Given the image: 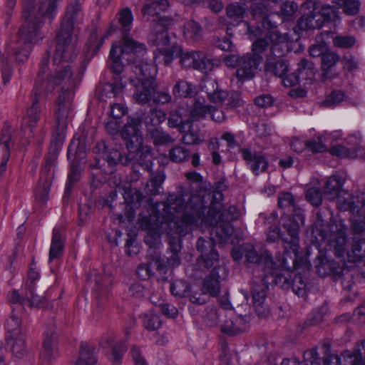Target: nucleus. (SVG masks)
<instances>
[{
  "label": "nucleus",
  "mask_w": 365,
  "mask_h": 365,
  "mask_svg": "<svg viewBox=\"0 0 365 365\" xmlns=\"http://www.w3.org/2000/svg\"><path fill=\"white\" fill-rule=\"evenodd\" d=\"M57 10V0H21V19L23 24L17 34L6 47L7 59H3L0 72L4 85L9 83L12 74L11 61L26 62L32 48L33 42L41 36L44 19H53Z\"/></svg>",
  "instance_id": "1"
},
{
  "label": "nucleus",
  "mask_w": 365,
  "mask_h": 365,
  "mask_svg": "<svg viewBox=\"0 0 365 365\" xmlns=\"http://www.w3.org/2000/svg\"><path fill=\"white\" fill-rule=\"evenodd\" d=\"M50 52L47 51L42 58L40 69L36 82L43 85L47 89V93L53 89V84L60 85L61 88L56 98V118H60L63 124L64 119H68L72 110V101L74 96L73 89L78 85L81 78L79 74H75L71 65L52 64L48 66Z\"/></svg>",
  "instance_id": "2"
},
{
  "label": "nucleus",
  "mask_w": 365,
  "mask_h": 365,
  "mask_svg": "<svg viewBox=\"0 0 365 365\" xmlns=\"http://www.w3.org/2000/svg\"><path fill=\"white\" fill-rule=\"evenodd\" d=\"M197 197L202 204V214L206 218L205 222L193 225V227L207 226L215 225L216 235L222 241L227 242L232 238L234 233V227L231 222L236 220L239 217V212L236 207L230 206L227 208H223L222 205L220 210H212V205H210L209 209L205 213L207 201L205 200V191H200L197 194H192L188 191H182L179 194H170L168 197V207L170 210L183 212L185 215V207L195 205L194 198Z\"/></svg>",
  "instance_id": "3"
},
{
  "label": "nucleus",
  "mask_w": 365,
  "mask_h": 365,
  "mask_svg": "<svg viewBox=\"0 0 365 365\" xmlns=\"http://www.w3.org/2000/svg\"><path fill=\"white\" fill-rule=\"evenodd\" d=\"M304 215L302 209H296L294 218H288L282 225L284 231H281L279 227L272 225L269 227L267 235V240L275 242L277 239H281L283 242L284 252L282 262L289 267V258L294 266L297 262L299 249V230L304 225Z\"/></svg>",
  "instance_id": "4"
},
{
  "label": "nucleus",
  "mask_w": 365,
  "mask_h": 365,
  "mask_svg": "<svg viewBox=\"0 0 365 365\" xmlns=\"http://www.w3.org/2000/svg\"><path fill=\"white\" fill-rule=\"evenodd\" d=\"M198 199H193L195 205L185 207V215H182L180 222H171L170 224L171 230L168 231V243L170 255L167 257V263L172 267L180 264L181 259L178 253L181 250L182 237L190 232L193 225L200 224L207 220L202 214L203 205Z\"/></svg>",
  "instance_id": "5"
},
{
  "label": "nucleus",
  "mask_w": 365,
  "mask_h": 365,
  "mask_svg": "<svg viewBox=\"0 0 365 365\" xmlns=\"http://www.w3.org/2000/svg\"><path fill=\"white\" fill-rule=\"evenodd\" d=\"M118 24L123 30V44H113L110 51V58L112 61L111 70L116 74H120L124 69L122 58L127 53H134L136 56H143L147 48L145 43L139 42L130 36L128 32L130 30L133 20V14L130 9H122L117 14Z\"/></svg>",
  "instance_id": "6"
},
{
  "label": "nucleus",
  "mask_w": 365,
  "mask_h": 365,
  "mask_svg": "<svg viewBox=\"0 0 365 365\" xmlns=\"http://www.w3.org/2000/svg\"><path fill=\"white\" fill-rule=\"evenodd\" d=\"M164 212L167 216L162 215L159 212L151 210L148 215H140L139 222L142 229L147 231L145 237V242L149 247L157 248L160 243V235L165 231L168 235L170 231V224L171 222H180L183 212L170 210L168 207V200L164 205Z\"/></svg>",
  "instance_id": "7"
},
{
  "label": "nucleus",
  "mask_w": 365,
  "mask_h": 365,
  "mask_svg": "<svg viewBox=\"0 0 365 365\" xmlns=\"http://www.w3.org/2000/svg\"><path fill=\"white\" fill-rule=\"evenodd\" d=\"M312 233L319 243L327 240L330 249H333L336 256L341 257L344 255L346 246V228L341 222L326 223L321 214L317 213Z\"/></svg>",
  "instance_id": "8"
},
{
  "label": "nucleus",
  "mask_w": 365,
  "mask_h": 365,
  "mask_svg": "<svg viewBox=\"0 0 365 365\" xmlns=\"http://www.w3.org/2000/svg\"><path fill=\"white\" fill-rule=\"evenodd\" d=\"M142 122L143 117L138 113L129 116L120 130V135L126 142L128 151L132 150L136 154L140 153L141 158L151 159V147L143 144V139L140 131Z\"/></svg>",
  "instance_id": "9"
},
{
  "label": "nucleus",
  "mask_w": 365,
  "mask_h": 365,
  "mask_svg": "<svg viewBox=\"0 0 365 365\" xmlns=\"http://www.w3.org/2000/svg\"><path fill=\"white\" fill-rule=\"evenodd\" d=\"M78 34L56 29V44L53 53V64H66L76 58Z\"/></svg>",
  "instance_id": "10"
},
{
  "label": "nucleus",
  "mask_w": 365,
  "mask_h": 365,
  "mask_svg": "<svg viewBox=\"0 0 365 365\" xmlns=\"http://www.w3.org/2000/svg\"><path fill=\"white\" fill-rule=\"evenodd\" d=\"M93 149L96 153L102 155V157L110 166L116 165L118 163L127 166L132 163V160H138L144 170H150L151 168H153L151 159L141 158L140 153L136 154L132 150L129 151L128 154L123 156L118 149L106 145L103 141L97 143Z\"/></svg>",
  "instance_id": "11"
},
{
  "label": "nucleus",
  "mask_w": 365,
  "mask_h": 365,
  "mask_svg": "<svg viewBox=\"0 0 365 365\" xmlns=\"http://www.w3.org/2000/svg\"><path fill=\"white\" fill-rule=\"evenodd\" d=\"M263 57L253 56L247 53L242 56L230 55L224 58L227 66L236 67L235 76L239 81L252 79L259 71Z\"/></svg>",
  "instance_id": "12"
},
{
  "label": "nucleus",
  "mask_w": 365,
  "mask_h": 365,
  "mask_svg": "<svg viewBox=\"0 0 365 365\" xmlns=\"http://www.w3.org/2000/svg\"><path fill=\"white\" fill-rule=\"evenodd\" d=\"M282 36L278 31H269L264 38H259L255 41L252 45L253 56L262 57V54L269 48L270 54L268 56L280 57L284 53L283 45L280 43Z\"/></svg>",
  "instance_id": "13"
},
{
  "label": "nucleus",
  "mask_w": 365,
  "mask_h": 365,
  "mask_svg": "<svg viewBox=\"0 0 365 365\" xmlns=\"http://www.w3.org/2000/svg\"><path fill=\"white\" fill-rule=\"evenodd\" d=\"M8 300L11 304V314L6 320L5 326L10 335L9 336H18L24 334L21 331V315L24 310V299L17 291H12L8 295Z\"/></svg>",
  "instance_id": "14"
},
{
  "label": "nucleus",
  "mask_w": 365,
  "mask_h": 365,
  "mask_svg": "<svg viewBox=\"0 0 365 365\" xmlns=\"http://www.w3.org/2000/svg\"><path fill=\"white\" fill-rule=\"evenodd\" d=\"M289 267H287L282 262V264H283V266L286 267V269H279L274 271L273 267L271 269H267L264 272H269V274H266L268 276L267 279L270 282V283H274V284L279 286L280 288L284 290H289L291 287L290 283L292 281V272L289 270V269H295L303 267L309 269L311 267V264L307 261V259H304L299 255L297 259V262L294 266L292 264L289 259Z\"/></svg>",
  "instance_id": "15"
},
{
  "label": "nucleus",
  "mask_w": 365,
  "mask_h": 365,
  "mask_svg": "<svg viewBox=\"0 0 365 365\" xmlns=\"http://www.w3.org/2000/svg\"><path fill=\"white\" fill-rule=\"evenodd\" d=\"M244 3H252L250 5V14L257 23L261 25L258 28L270 29L277 26L276 23L269 19V3L277 4L283 0H241Z\"/></svg>",
  "instance_id": "16"
},
{
  "label": "nucleus",
  "mask_w": 365,
  "mask_h": 365,
  "mask_svg": "<svg viewBox=\"0 0 365 365\" xmlns=\"http://www.w3.org/2000/svg\"><path fill=\"white\" fill-rule=\"evenodd\" d=\"M180 63L185 68L198 70L205 73L219 65L218 61L209 58L203 53L196 51L182 52Z\"/></svg>",
  "instance_id": "17"
},
{
  "label": "nucleus",
  "mask_w": 365,
  "mask_h": 365,
  "mask_svg": "<svg viewBox=\"0 0 365 365\" xmlns=\"http://www.w3.org/2000/svg\"><path fill=\"white\" fill-rule=\"evenodd\" d=\"M83 16L81 0H72L67 6L66 13L57 29L79 34L80 29L78 26L82 21Z\"/></svg>",
  "instance_id": "18"
},
{
  "label": "nucleus",
  "mask_w": 365,
  "mask_h": 365,
  "mask_svg": "<svg viewBox=\"0 0 365 365\" xmlns=\"http://www.w3.org/2000/svg\"><path fill=\"white\" fill-rule=\"evenodd\" d=\"M68 120L64 119L61 123L60 118H56V130L52 135L48 153L46 159V166L53 167L61 149L68 126Z\"/></svg>",
  "instance_id": "19"
},
{
  "label": "nucleus",
  "mask_w": 365,
  "mask_h": 365,
  "mask_svg": "<svg viewBox=\"0 0 365 365\" xmlns=\"http://www.w3.org/2000/svg\"><path fill=\"white\" fill-rule=\"evenodd\" d=\"M241 250L247 262L256 264L264 271L267 269H271L275 265L272 255L267 250L257 251L255 247L250 243L243 244Z\"/></svg>",
  "instance_id": "20"
},
{
  "label": "nucleus",
  "mask_w": 365,
  "mask_h": 365,
  "mask_svg": "<svg viewBox=\"0 0 365 365\" xmlns=\"http://www.w3.org/2000/svg\"><path fill=\"white\" fill-rule=\"evenodd\" d=\"M37 81L34 86V97L31 106L27 110V115L24 119L25 128H29L31 133L34 132V128L40 119V107L38 101L41 97L47 94V89H44L43 85H38Z\"/></svg>",
  "instance_id": "21"
},
{
  "label": "nucleus",
  "mask_w": 365,
  "mask_h": 365,
  "mask_svg": "<svg viewBox=\"0 0 365 365\" xmlns=\"http://www.w3.org/2000/svg\"><path fill=\"white\" fill-rule=\"evenodd\" d=\"M240 153L246 164L255 175L267 171L269 163L264 155L250 148H242Z\"/></svg>",
  "instance_id": "22"
},
{
  "label": "nucleus",
  "mask_w": 365,
  "mask_h": 365,
  "mask_svg": "<svg viewBox=\"0 0 365 365\" xmlns=\"http://www.w3.org/2000/svg\"><path fill=\"white\" fill-rule=\"evenodd\" d=\"M341 57L336 53L327 51L321 58V80L325 81L327 79L333 78L339 75L338 63Z\"/></svg>",
  "instance_id": "23"
},
{
  "label": "nucleus",
  "mask_w": 365,
  "mask_h": 365,
  "mask_svg": "<svg viewBox=\"0 0 365 365\" xmlns=\"http://www.w3.org/2000/svg\"><path fill=\"white\" fill-rule=\"evenodd\" d=\"M226 276V268L224 266H216L203 280V289L207 292L210 296H217L220 292V282Z\"/></svg>",
  "instance_id": "24"
},
{
  "label": "nucleus",
  "mask_w": 365,
  "mask_h": 365,
  "mask_svg": "<svg viewBox=\"0 0 365 365\" xmlns=\"http://www.w3.org/2000/svg\"><path fill=\"white\" fill-rule=\"evenodd\" d=\"M134 86L133 98L135 102L142 105L149 103L153 98L154 91H155V81L148 79L138 81Z\"/></svg>",
  "instance_id": "25"
},
{
  "label": "nucleus",
  "mask_w": 365,
  "mask_h": 365,
  "mask_svg": "<svg viewBox=\"0 0 365 365\" xmlns=\"http://www.w3.org/2000/svg\"><path fill=\"white\" fill-rule=\"evenodd\" d=\"M58 341L56 330L51 327L44 334V339L43 342L42 350L41 351V357L50 361L51 359L58 356Z\"/></svg>",
  "instance_id": "26"
},
{
  "label": "nucleus",
  "mask_w": 365,
  "mask_h": 365,
  "mask_svg": "<svg viewBox=\"0 0 365 365\" xmlns=\"http://www.w3.org/2000/svg\"><path fill=\"white\" fill-rule=\"evenodd\" d=\"M88 281L91 283H94L93 289L98 295L97 299L103 300L110 291L109 287L112 283L111 277L93 271L90 274Z\"/></svg>",
  "instance_id": "27"
},
{
  "label": "nucleus",
  "mask_w": 365,
  "mask_h": 365,
  "mask_svg": "<svg viewBox=\"0 0 365 365\" xmlns=\"http://www.w3.org/2000/svg\"><path fill=\"white\" fill-rule=\"evenodd\" d=\"M249 317L237 316L230 317L221 325L222 332L235 336L245 331L248 327Z\"/></svg>",
  "instance_id": "28"
},
{
  "label": "nucleus",
  "mask_w": 365,
  "mask_h": 365,
  "mask_svg": "<svg viewBox=\"0 0 365 365\" xmlns=\"http://www.w3.org/2000/svg\"><path fill=\"white\" fill-rule=\"evenodd\" d=\"M331 363L341 365V355H331L329 357L322 359L318 356L317 349H312L304 353L303 364H300V365H329Z\"/></svg>",
  "instance_id": "29"
},
{
  "label": "nucleus",
  "mask_w": 365,
  "mask_h": 365,
  "mask_svg": "<svg viewBox=\"0 0 365 365\" xmlns=\"http://www.w3.org/2000/svg\"><path fill=\"white\" fill-rule=\"evenodd\" d=\"M345 182L344 176L339 173H336L329 177L323 187L324 195L329 200H334L342 192V186Z\"/></svg>",
  "instance_id": "30"
},
{
  "label": "nucleus",
  "mask_w": 365,
  "mask_h": 365,
  "mask_svg": "<svg viewBox=\"0 0 365 365\" xmlns=\"http://www.w3.org/2000/svg\"><path fill=\"white\" fill-rule=\"evenodd\" d=\"M150 173V178L145 186V192L150 196L157 195L163 192L162 185L165 180V174L163 170H158L155 172L147 170Z\"/></svg>",
  "instance_id": "31"
},
{
  "label": "nucleus",
  "mask_w": 365,
  "mask_h": 365,
  "mask_svg": "<svg viewBox=\"0 0 365 365\" xmlns=\"http://www.w3.org/2000/svg\"><path fill=\"white\" fill-rule=\"evenodd\" d=\"M289 70V63L287 60L279 57L267 56L264 65V71L275 76L283 78Z\"/></svg>",
  "instance_id": "32"
},
{
  "label": "nucleus",
  "mask_w": 365,
  "mask_h": 365,
  "mask_svg": "<svg viewBox=\"0 0 365 365\" xmlns=\"http://www.w3.org/2000/svg\"><path fill=\"white\" fill-rule=\"evenodd\" d=\"M168 123L170 127L178 128L180 132H182L185 125L190 123L187 109L185 107L179 106L172 110Z\"/></svg>",
  "instance_id": "33"
},
{
  "label": "nucleus",
  "mask_w": 365,
  "mask_h": 365,
  "mask_svg": "<svg viewBox=\"0 0 365 365\" xmlns=\"http://www.w3.org/2000/svg\"><path fill=\"white\" fill-rule=\"evenodd\" d=\"M267 278L266 273L254 278L251 290L253 302L266 301L268 284H270Z\"/></svg>",
  "instance_id": "34"
},
{
  "label": "nucleus",
  "mask_w": 365,
  "mask_h": 365,
  "mask_svg": "<svg viewBox=\"0 0 365 365\" xmlns=\"http://www.w3.org/2000/svg\"><path fill=\"white\" fill-rule=\"evenodd\" d=\"M310 9H313L317 11L319 18L322 21V26L325 22L335 21L338 17L337 9L329 5H323L321 1L314 0L309 2Z\"/></svg>",
  "instance_id": "35"
},
{
  "label": "nucleus",
  "mask_w": 365,
  "mask_h": 365,
  "mask_svg": "<svg viewBox=\"0 0 365 365\" xmlns=\"http://www.w3.org/2000/svg\"><path fill=\"white\" fill-rule=\"evenodd\" d=\"M131 69L136 75L138 81H146L147 79L154 81L156 68L153 64L142 60H138L132 64Z\"/></svg>",
  "instance_id": "36"
},
{
  "label": "nucleus",
  "mask_w": 365,
  "mask_h": 365,
  "mask_svg": "<svg viewBox=\"0 0 365 365\" xmlns=\"http://www.w3.org/2000/svg\"><path fill=\"white\" fill-rule=\"evenodd\" d=\"M337 198V207L341 211H350L353 215L361 210V201L359 196L354 197L347 192L339 195Z\"/></svg>",
  "instance_id": "37"
},
{
  "label": "nucleus",
  "mask_w": 365,
  "mask_h": 365,
  "mask_svg": "<svg viewBox=\"0 0 365 365\" xmlns=\"http://www.w3.org/2000/svg\"><path fill=\"white\" fill-rule=\"evenodd\" d=\"M212 109V106L206 103L203 98H195L193 106L188 110V115L190 123L197 121L206 118Z\"/></svg>",
  "instance_id": "38"
},
{
  "label": "nucleus",
  "mask_w": 365,
  "mask_h": 365,
  "mask_svg": "<svg viewBox=\"0 0 365 365\" xmlns=\"http://www.w3.org/2000/svg\"><path fill=\"white\" fill-rule=\"evenodd\" d=\"M45 289L46 287L40 289V286L38 287H33V284H31L26 289L25 296L30 307L36 308H46L47 307V300L41 295V294L44 293Z\"/></svg>",
  "instance_id": "39"
},
{
  "label": "nucleus",
  "mask_w": 365,
  "mask_h": 365,
  "mask_svg": "<svg viewBox=\"0 0 365 365\" xmlns=\"http://www.w3.org/2000/svg\"><path fill=\"white\" fill-rule=\"evenodd\" d=\"M68 158L73 162L84 163L86 158V143L81 139H73L71 142L67 153Z\"/></svg>",
  "instance_id": "40"
},
{
  "label": "nucleus",
  "mask_w": 365,
  "mask_h": 365,
  "mask_svg": "<svg viewBox=\"0 0 365 365\" xmlns=\"http://www.w3.org/2000/svg\"><path fill=\"white\" fill-rule=\"evenodd\" d=\"M349 261L356 262L365 257V238L354 237L351 247L347 251Z\"/></svg>",
  "instance_id": "41"
},
{
  "label": "nucleus",
  "mask_w": 365,
  "mask_h": 365,
  "mask_svg": "<svg viewBox=\"0 0 365 365\" xmlns=\"http://www.w3.org/2000/svg\"><path fill=\"white\" fill-rule=\"evenodd\" d=\"M64 243L62 235L58 228H54L49 250L48 262H51L63 255Z\"/></svg>",
  "instance_id": "42"
},
{
  "label": "nucleus",
  "mask_w": 365,
  "mask_h": 365,
  "mask_svg": "<svg viewBox=\"0 0 365 365\" xmlns=\"http://www.w3.org/2000/svg\"><path fill=\"white\" fill-rule=\"evenodd\" d=\"M297 26L301 30L319 29L323 26L322 21L319 18L317 11L313 9L309 14L299 19Z\"/></svg>",
  "instance_id": "43"
},
{
  "label": "nucleus",
  "mask_w": 365,
  "mask_h": 365,
  "mask_svg": "<svg viewBox=\"0 0 365 365\" xmlns=\"http://www.w3.org/2000/svg\"><path fill=\"white\" fill-rule=\"evenodd\" d=\"M331 155L340 158H355L363 155V149L359 145L346 147L342 145H336L330 148Z\"/></svg>",
  "instance_id": "44"
},
{
  "label": "nucleus",
  "mask_w": 365,
  "mask_h": 365,
  "mask_svg": "<svg viewBox=\"0 0 365 365\" xmlns=\"http://www.w3.org/2000/svg\"><path fill=\"white\" fill-rule=\"evenodd\" d=\"M96 349L86 343H81L79 358L75 365H96Z\"/></svg>",
  "instance_id": "45"
},
{
  "label": "nucleus",
  "mask_w": 365,
  "mask_h": 365,
  "mask_svg": "<svg viewBox=\"0 0 365 365\" xmlns=\"http://www.w3.org/2000/svg\"><path fill=\"white\" fill-rule=\"evenodd\" d=\"M173 94L175 96L191 98L197 94L195 86L184 80H179L173 88Z\"/></svg>",
  "instance_id": "46"
},
{
  "label": "nucleus",
  "mask_w": 365,
  "mask_h": 365,
  "mask_svg": "<svg viewBox=\"0 0 365 365\" xmlns=\"http://www.w3.org/2000/svg\"><path fill=\"white\" fill-rule=\"evenodd\" d=\"M125 87L120 76L115 78L114 83H106L101 91V97L115 98L120 94Z\"/></svg>",
  "instance_id": "47"
},
{
  "label": "nucleus",
  "mask_w": 365,
  "mask_h": 365,
  "mask_svg": "<svg viewBox=\"0 0 365 365\" xmlns=\"http://www.w3.org/2000/svg\"><path fill=\"white\" fill-rule=\"evenodd\" d=\"M149 41L155 46H167L170 44V38L168 31L160 26H153L149 36Z\"/></svg>",
  "instance_id": "48"
},
{
  "label": "nucleus",
  "mask_w": 365,
  "mask_h": 365,
  "mask_svg": "<svg viewBox=\"0 0 365 365\" xmlns=\"http://www.w3.org/2000/svg\"><path fill=\"white\" fill-rule=\"evenodd\" d=\"M8 343L11 345V349L16 358L23 357L26 351V335L19 334L18 336H8Z\"/></svg>",
  "instance_id": "49"
},
{
  "label": "nucleus",
  "mask_w": 365,
  "mask_h": 365,
  "mask_svg": "<svg viewBox=\"0 0 365 365\" xmlns=\"http://www.w3.org/2000/svg\"><path fill=\"white\" fill-rule=\"evenodd\" d=\"M82 169V163H71L70 172L68 175V182L66 185L63 199L68 197L71 192L73 185L80 180V175Z\"/></svg>",
  "instance_id": "50"
},
{
  "label": "nucleus",
  "mask_w": 365,
  "mask_h": 365,
  "mask_svg": "<svg viewBox=\"0 0 365 365\" xmlns=\"http://www.w3.org/2000/svg\"><path fill=\"white\" fill-rule=\"evenodd\" d=\"M226 187L227 185L224 180L218 181L215 183L212 196L210 192L207 194V197L208 200L210 199V197H212L210 205H212V210H220L222 207L221 201L223 199L222 192Z\"/></svg>",
  "instance_id": "51"
},
{
  "label": "nucleus",
  "mask_w": 365,
  "mask_h": 365,
  "mask_svg": "<svg viewBox=\"0 0 365 365\" xmlns=\"http://www.w3.org/2000/svg\"><path fill=\"white\" fill-rule=\"evenodd\" d=\"M148 135L155 145H164L174 141L170 134L158 128H148Z\"/></svg>",
  "instance_id": "52"
},
{
  "label": "nucleus",
  "mask_w": 365,
  "mask_h": 365,
  "mask_svg": "<svg viewBox=\"0 0 365 365\" xmlns=\"http://www.w3.org/2000/svg\"><path fill=\"white\" fill-rule=\"evenodd\" d=\"M169 8L170 3L168 0H159L145 4L141 11L143 15L155 16L167 11Z\"/></svg>",
  "instance_id": "53"
},
{
  "label": "nucleus",
  "mask_w": 365,
  "mask_h": 365,
  "mask_svg": "<svg viewBox=\"0 0 365 365\" xmlns=\"http://www.w3.org/2000/svg\"><path fill=\"white\" fill-rule=\"evenodd\" d=\"M278 206L279 208L284 210H292V217L294 218L296 209H302L296 205L295 198L294 195L289 192H281L278 193Z\"/></svg>",
  "instance_id": "54"
},
{
  "label": "nucleus",
  "mask_w": 365,
  "mask_h": 365,
  "mask_svg": "<svg viewBox=\"0 0 365 365\" xmlns=\"http://www.w3.org/2000/svg\"><path fill=\"white\" fill-rule=\"evenodd\" d=\"M14 129L10 123H5L1 132L0 143L4 145L7 154H9V150L14 144Z\"/></svg>",
  "instance_id": "55"
},
{
  "label": "nucleus",
  "mask_w": 365,
  "mask_h": 365,
  "mask_svg": "<svg viewBox=\"0 0 365 365\" xmlns=\"http://www.w3.org/2000/svg\"><path fill=\"white\" fill-rule=\"evenodd\" d=\"M190 154L189 150L181 145H176L172 148L168 153L169 158L173 163L187 161L190 158Z\"/></svg>",
  "instance_id": "56"
},
{
  "label": "nucleus",
  "mask_w": 365,
  "mask_h": 365,
  "mask_svg": "<svg viewBox=\"0 0 365 365\" xmlns=\"http://www.w3.org/2000/svg\"><path fill=\"white\" fill-rule=\"evenodd\" d=\"M166 118V114L161 110L152 108L145 118H143L145 123L151 126H156L163 122Z\"/></svg>",
  "instance_id": "57"
},
{
  "label": "nucleus",
  "mask_w": 365,
  "mask_h": 365,
  "mask_svg": "<svg viewBox=\"0 0 365 365\" xmlns=\"http://www.w3.org/2000/svg\"><path fill=\"white\" fill-rule=\"evenodd\" d=\"M183 33L186 38L197 41L201 37L202 28L197 22L188 21L184 26Z\"/></svg>",
  "instance_id": "58"
},
{
  "label": "nucleus",
  "mask_w": 365,
  "mask_h": 365,
  "mask_svg": "<svg viewBox=\"0 0 365 365\" xmlns=\"http://www.w3.org/2000/svg\"><path fill=\"white\" fill-rule=\"evenodd\" d=\"M182 140L186 145H199L204 141V137L197 128L190 126L188 131L183 135Z\"/></svg>",
  "instance_id": "59"
},
{
  "label": "nucleus",
  "mask_w": 365,
  "mask_h": 365,
  "mask_svg": "<svg viewBox=\"0 0 365 365\" xmlns=\"http://www.w3.org/2000/svg\"><path fill=\"white\" fill-rule=\"evenodd\" d=\"M143 324L148 331H155L160 327L162 322L158 314L148 312L143 316Z\"/></svg>",
  "instance_id": "60"
},
{
  "label": "nucleus",
  "mask_w": 365,
  "mask_h": 365,
  "mask_svg": "<svg viewBox=\"0 0 365 365\" xmlns=\"http://www.w3.org/2000/svg\"><path fill=\"white\" fill-rule=\"evenodd\" d=\"M165 65L170 64L175 57L180 56L182 48L178 45H173L170 48H162L158 51Z\"/></svg>",
  "instance_id": "61"
},
{
  "label": "nucleus",
  "mask_w": 365,
  "mask_h": 365,
  "mask_svg": "<svg viewBox=\"0 0 365 365\" xmlns=\"http://www.w3.org/2000/svg\"><path fill=\"white\" fill-rule=\"evenodd\" d=\"M290 289L295 294L299 297L304 296L306 293V283L304 281L302 274L292 275V281L290 283Z\"/></svg>",
  "instance_id": "62"
},
{
  "label": "nucleus",
  "mask_w": 365,
  "mask_h": 365,
  "mask_svg": "<svg viewBox=\"0 0 365 365\" xmlns=\"http://www.w3.org/2000/svg\"><path fill=\"white\" fill-rule=\"evenodd\" d=\"M215 241L210 237L198 238L196 242V248L198 252H201V256H207L209 252L215 251Z\"/></svg>",
  "instance_id": "63"
},
{
  "label": "nucleus",
  "mask_w": 365,
  "mask_h": 365,
  "mask_svg": "<svg viewBox=\"0 0 365 365\" xmlns=\"http://www.w3.org/2000/svg\"><path fill=\"white\" fill-rule=\"evenodd\" d=\"M351 228L354 233L361 234L365 230V212L360 210L351 218Z\"/></svg>",
  "instance_id": "64"
}]
</instances>
